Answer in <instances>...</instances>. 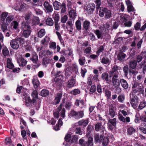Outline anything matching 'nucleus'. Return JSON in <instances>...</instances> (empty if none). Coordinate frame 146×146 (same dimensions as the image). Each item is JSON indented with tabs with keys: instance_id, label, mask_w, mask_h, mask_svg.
<instances>
[{
	"instance_id": "obj_1",
	"label": "nucleus",
	"mask_w": 146,
	"mask_h": 146,
	"mask_svg": "<svg viewBox=\"0 0 146 146\" xmlns=\"http://www.w3.org/2000/svg\"><path fill=\"white\" fill-rule=\"evenodd\" d=\"M21 36L25 38H27L30 35L31 32V27L27 23H23L21 26Z\"/></svg>"
},
{
	"instance_id": "obj_2",
	"label": "nucleus",
	"mask_w": 146,
	"mask_h": 146,
	"mask_svg": "<svg viewBox=\"0 0 146 146\" xmlns=\"http://www.w3.org/2000/svg\"><path fill=\"white\" fill-rule=\"evenodd\" d=\"M25 39L23 38L18 37H16L15 39L11 40L10 44L11 47L14 49H17L19 47L18 42L21 44H23L25 42Z\"/></svg>"
},
{
	"instance_id": "obj_3",
	"label": "nucleus",
	"mask_w": 146,
	"mask_h": 146,
	"mask_svg": "<svg viewBox=\"0 0 146 146\" xmlns=\"http://www.w3.org/2000/svg\"><path fill=\"white\" fill-rule=\"evenodd\" d=\"M132 93H135L137 92L143 91V87L142 84L135 82L132 87Z\"/></svg>"
},
{
	"instance_id": "obj_4",
	"label": "nucleus",
	"mask_w": 146,
	"mask_h": 146,
	"mask_svg": "<svg viewBox=\"0 0 146 146\" xmlns=\"http://www.w3.org/2000/svg\"><path fill=\"white\" fill-rule=\"evenodd\" d=\"M23 100H24L25 104L27 106H33V104H35L36 103L35 99H33L32 100L30 97L27 95L24 98H23Z\"/></svg>"
},
{
	"instance_id": "obj_5",
	"label": "nucleus",
	"mask_w": 146,
	"mask_h": 146,
	"mask_svg": "<svg viewBox=\"0 0 146 146\" xmlns=\"http://www.w3.org/2000/svg\"><path fill=\"white\" fill-rule=\"evenodd\" d=\"M95 130L97 131H100L102 134L106 133L105 127L102 125L100 123H98L95 124Z\"/></svg>"
},
{
	"instance_id": "obj_6",
	"label": "nucleus",
	"mask_w": 146,
	"mask_h": 146,
	"mask_svg": "<svg viewBox=\"0 0 146 146\" xmlns=\"http://www.w3.org/2000/svg\"><path fill=\"white\" fill-rule=\"evenodd\" d=\"M130 103L132 107L134 109H136L138 105V98L136 96L132 97L130 99Z\"/></svg>"
},
{
	"instance_id": "obj_7",
	"label": "nucleus",
	"mask_w": 146,
	"mask_h": 146,
	"mask_svg": "<svg viewBox=\"0 0 146 146\" xmlns=\"http://www.w3.org/2000/svg\"><path fill=\"white\" fill-rule=\"evenodd\" d=\"M95 7V5L94 3H90L87 6L86 11L88 14H90L94 11Z\"/></svg>"
},
{
	"instance_id": "obj_8",
	"label": "nucleus",
	"mask_w": 146,
	"mask_h": 146,
	"mask_svg": "<svg viewBox=\"0 0 146 146\" xmlns=\"http://www.w3.org/2000/svg\"><path fill=\"white\" fill-rule=\"evenodd\" d=\"M49 41V38L47 36H46L43 39L41 40V44L42 45L41 50V49L44 48V47H46L48 46Z\"/></svg>"
},
{
	"instance_id": "obj_9",
	"label": "nucleus",
	"mask_w": 146,
	"mask_h": 146,
	"mask_svg": "<svg viewBox=\"0 0 146 146\" xmlns=\"http://www.w3.org/2000/svg\"><path fill=\"white\" fill-rule=\"evenodd\" d=\"M74 103L76 106L81 108L86 106L84 102L82 100L77 99L75 100Z\"/></svg>"
},
{
	"instance_id": "obj_10",
	"label": "nucleus",
	"mask_w": 146,
	"mask_h": 146,
	"mask_svg": "<svg viewBox=\"0 0 146 146\" xmlns=\"http://www.w3.org/2000/svg\"><path fill=\"white\" fill-rule=\"evenodd\" d=\"M76 84V80L74 78L70 79L66 82V87L68 88H70L74 86Z\"/></svg>"
},
{
	"instance_id": "obj_11",
	"label": "nucleus",
	"mask_w": 146,
	"mask_h": 146,
	"mask_svg": "<svg viewBox=\"0 0 146 146\" xmlns=\"http://www.w3.org/2000/svg\"><path fill=\"white\" fill-rule=\"evenodd\" d=\"M93 138L92 137H90L88 138L87 141L84 142L82 146H93Z\"/></svg>"
},
{
	"instance_id": "obj_12",
	"label": "nucleus",
	"mask_w": 146,
	"mask_h": 146,
	"mask_svg": "<svg viewBox=\"0 0 146 146\" xmlns=\"http://www.w3.org/2000/svg\"><path fill=\"white\" fill-rule=\"evenodd\" d=\"M44 6L45 9L48 13L52 12L53 9L52 6L47 2H45L44 4Z\"/></svg>"
},
{
	"instance_id": "obj_13",
	"label": "nucleus",
	"mask_w": 146,
	"mask_h": 146,
	"mask_svg": "<svg viewBox=\"0 0 146 146\" xmlns=\"http://www.w3.org/2000/svg\"><path fill=\"white\" fill-rule=\"evenodd\" d=\"M94 33L98 39L102 38L103 36L104 33L102 30L100 31L98 29H96L94 30Z\"/></svg>"
},
{
	"instance_id": "obj_14",
	"label": "nucleus",
	"mask_w": 146,
	"mask_h": 146,
	"mask_svg": "<svg viewBox=\"0 0 146 146\" xmlns=\"http://www.w3.org/2000/svg\"><path fill=\"white\" fill-rule=\"evenodd\" d=\"M62 105L61 104L57 109L53 111V115L54 117L55 118H58L59 117V112L62 109Z\"/></svg>"
},
{
	"instance_id": "obj_15",
	"label": "nucleus",
	"mask_w": 146,
	"mask_h": 146,
	"mask_svg": "<svg viewBox=\"0 0 146 146\" xmlns=\"http://www.w3.org/2000/svg\"><path fill=\"white\" fill-rule=\"evenodd\" d=\"M17 62L20 66H24L27 64V62L23 58L21 57L17 60Z\"/></svg>"
},
{
	"instance_id": "obj_16",
	"label": "nucleus",
	"mask_w": 146,
	"mask_h": 146,
	"mask_svg": "<svg viewBox=\"0 0 146 146\" xmlns=\"http://www.w3.org/2000/svg\"><path fill=\"white\" fill-rule=\"evenodd\" d=\"M116 107H113L112 106H110L109 109V114L112 117H113L115 115V113Z\"/></svg>"
},
{
	"instance_id": "obj_17",
	"label": "nucleus",
	"mask_w": 146,
	"mask_h": 146,
	"mask_svg": "<svg viewBox=\"0 0 146 146\" xmlns=\"http://www.w3.org/2000/svg\"><path fill=\"white\" fill-rule=\"evenodd\" d=\"M32 82L35 88H37L40 84V82L38 79L37 77L36 76H34Z\"/></svg>"
},
{
	"instance_id": "obj_18",
	"label": "nucleus",
	"mask_w": 146,
	"mask_h": 146,
	"mask_svg": "<svg viewBox=\"0 0 146 146\" xmlns=\"http://www.w3.org/2000/svg\"><path fill=\"white\" fill-rule=\"evenodd\" d=\"M7 68L11 69L14 67V65L12 62V59L11 58H8L7 59Z\"/></svg>"
},
{
	"instance_id": "obj_19",
	"label": "nucleus",
	"mask_w": 146,
	"mask_h": 146,
	"mask_svg": "<svg viewBox=\"0 0 146 146\" xmlns=\"http://www.w3.org/2000/svg\"><path fill=\"white\" fill-rule=\"evenodd\" d=\"M120 82L122 87L125 89H127L128 87V84L126 80L123 79H121Z\"/></svg>"
},
{
	"instance_id": "obj_20",
	"label": "nucleus",
	"mask_w": 146,
	"mask_h": 146,
	"mask_svg": "<svg viewBox=\"0 0 146 146\" xmlns=\"http://www.w3.org/2000/svg\"><path fill=\"white\" fill-rule=\"evenodd\" d=\"M103 137L104 135H101L100 136L99 134H96L94 136V138L96 142L101 143Z\"/></svg>"
},
{
	"instance_id": "obj_21",
	"label": "nucleus",
	"mask_w": 146,
	"mask_h": 146,
	"mask_svg": "<svg viewBox=\"0 0 146 146\" xmlns=\"http://www.w3.org/2000/svg\"><path fill=\"white\" fill-rule=\"evenodd\" d=\"M89 122L88 119L85 120L83 119L79 121L78 122V124L79 125H82L83 127L86 126Z\"/></svg>"
},
{
	"instance_id": "obj_22",
	"label": "nucleus",
	"mask_w": 146,
	"mask_h": 146,
	"mask_svg": "<svg viewBox=\"0 0 146 146\" xmlns=\"http://www.w3.org/2000/svg\"><path fill=\"white\" fill-rule=\"evenodd\" d=\"M111 82L115 88L119 87L120 85V81L118 79H112Z\"/></svg>"
},
{
	"instance_id": "obj_23",
	"label": "nucleus",
	"mask_w": 146,
	"mask_h": 146,
	"mask_svg": "<svg viewBox=\"0 0 146 146\" xmlns=\"http://www.w3.org/2000/svg\"><path fill=\"white\" fill-rule=\"evenodd\" d=\"M64 76L61 77H56L54 79L55 82L57 83L58 85H60L62 84V82L64 79Z\"/></svg>"
},
{
	"instance_id": "obj_24",
	"label": "nucleus",
	"mask_w": 146,
	"mask_h": 146,
	"mask_svg": "<svg viewBox=\"0 0 146 146\" xmlns=\"http://www.w3.org/2000/svg\"><path fill=\"white\" fill-rule=\"evenodd\" d=\"M14 19V16L13 15H9L6 18L5 20V22H4V23L8 25H9L11 22Z\"/></svg>"
},
{
	"instance_id": "obj_25",
	"label": "nucleus",
	"mask_w": 146,
	"mask_h": 146,
	"mask_svg": "<svg viewBox=\"0 0 146 146\" xmlns=\"http://www.w3.org/2000/svg\"><path fill=\"white\" fill-rule=\"evenodd\" d=\"M61 4L60 2L56 1H55L53 3V5L54 9L56 10H59L61 7Z\"/></svg>"
},
{
	"instance_id": "obj_26",
	"label": "nucleus",
	"mask_w": 146,
	"mask_h": 146,
	"mask_svg": "<svg viewBox=\"0 0 146 146\" xmlns=\"http://www.w3.org/2000/svg\"><path fill=\"white\" fill-rule=\"evenodd\" d=\"M135 131V129L133 127L129 126L127 129V132L128 134L131 135L134 133Z\"/></svg>"
},
{
	"instance_id": "obj_27",
	"label": "nucleus",
	"mask_w": 146,
	"mask_h": 146,
	"mask_svg": "<svg viewBox=\"0 0 146 146\" xmlns=\"http://www.w3.org/2000/svg\"><path fill=\"white\" fill-rule=\"evenodd\" d=\"M30 59L34 63H36L38 60V56L37 55L35 52L33 54L32 57Z\"/></svg>"
},
{
	"instance_id": "obj_28",
	"label": "nucleus",
	"mask_w": 146,
	"mask_h": 146,
	"mask_svg": "<svg viewBox=\"0 0 146 146\" xmlns=\"http://www.w3.org/2000/svg\"><path fill=\"white\" fill-rule=\"evenodd\" d=\"M104 13H105V17L106 18H110L111 15V11L108 9L106 8H104Z\"/></svg>"
},
{
	"instance_id": "obj_29",
	"label": "nucleus",
	"mask_w": 146,
	"mask_h": 146,
	"mask_svg": "<svg viewBox=\"0 0 146 146\" xmlns=\"http://www.w3.org/2000/svg\"><path fill=\"white\" fill-rule=\"evenodd\" d=\"M62 92L57 93L55 98V101L56 104H58L60 102V99L62 96Z\"/></svg>"
},
{
	"instance_id": "obj_30",
	"label": "nucleus",
	"mask_w": 146,
	"mask_h": 146,
	"mask_svg": "<svg viewBox=\"0 0 146 146\" xmlns=\"http://www.w3.org/2000/svg\"><path fill=\"white\" fill-rule=\"evenodd\" d=\"M32 16V13L31 12H28L25 14L23 16L27 22H28Z\"/></svg>"
},
{
	"instance_id": "obj_31",
	"label": "nucleus",
	"mask_w": 146,
	"mask_h": 146,
	"mask_svg": "<svg viewBox=\"0 0 146 146\" xmlns=\"http://www.w3.org/2000/svg\"><path fill=\"white\" fill-rule=\"evenodd\" d=\"M11 27L16 30H17L19 28V24L16 21H13L11 24Z\"/></svg>"
},
{
	"instance_id": "obj_32",
	"label": "nucleus",
	"mask_w": 146,
	"mask_h": 146,
	"mask_svg": "<svg viewBox=\"0 0 146 146\" xmlns=\"http://www.w3.org/2000/svg\"><path fill=\"white\" fill-rule=\"evenodd\" d=\"M46 23L47 25L52 26L54 24V22L52 18H48L46 21Z\"/></svg>"
},
{
	"instance_id": "obj_33",
	"label": "nucleus",
	"mask_w": 146,
	"mask_h": 146,
	"mask_svg": "<svg viewBox=\"0 0 146 146\" xmlns=\"http://www.w3.org/2000/svg\"><path fill=\"white\" fill-rule=\"evenodd\" d=\"M137 65V61L136 60H133L130 62V67L132 69H135Z\"/></svg>"
},
{
	"instance_id": "obj_34",
	"label": "nucleus",
	"mask_w": 146,
	"mask_h": 146,
	"mask_svg": "<svg viewBox=\"0 0 146 146\" xmlns=\"http://www.w3.org/2000/svg\"><path fill=\"white\" fill-rule=\"evenodd\" d=\"M76 27L78 31L81 29V23L80 20H77L75 23Z\"/></svg>"
},
{
	"instance_id": "obj_35",
	"label": "nucleus",
	"mask_w": 146,
	"mask_h": 146,
	"mask_svg": "<svg viewBox=\"0 0 146 146\" xmlns=\"http://www.w3.org/2000/svg\"><path fill=\"white\" fill-rule=\"evenodd\" d=\"M49 92L48 90L43 89L40 92V94L41 96L45 97L49 95Z\"/></svg>"
},
{
	"instance_id": "obj_36",
	"label": "nucleus",
	"mask_w": 146,
	"mask_h": 146,
	"mask_svg": "<svg viewBox=\"0 0 146 146\" xmlns=\"http://www.w3.org/2000/svg\"><path fill=\"white\" fill-rule=\"evenodd\" d=\"M139 65V66L141 68H143V71L145 70H146V61L145 60H143Z\"/></svg>"
},
{
	"instance_id": "obj_37",
	"label": "nucleus",
	"mask_w": 146,
	"mask_h": 146,
	"mask_svg": "<svg viewBox=\"0 0 146 146\" xmlns=\"http://www.w3.org/2000/svg\"><path fill=\"white\" fill-rule=\"evenodd\" d=\"M125 54L123 53H120L117 55V58L119 60L121 61L125 58Z\"/></svg>"
},
{
	"instance_id": "obj_38",
	"label": "nucleus",
	"mask_w": 146,
	"mask_h": 146,
	"mask_svg": "<svg viewBox=\"0 0 146 146\" xmlns=\"http://www.w3.org/2000/svg\"><path fill=\"white\" fill-rule=\"evenodd\" d=\"M69 15L70 18H74L76 16V11L73 9H70L69 12Z\"/></svg>"
},
{
	"instance_id": "obj_39",
	"label": "nucleus",
	"mask_w": 146,
	"mask_h": 146,
	"mask_svg": "<svg viewBox=\"0 0 146 146\" xmlns=\"http://www.w3.org/2000/svg\"><path fill=\"white\" fill-rule=\"evenodd\" d=\"M90 23L88 21L86 20L84 21L83 23V27L86 30H87L90 27Z\"/></svg>"
},
{
	"instance_id": "obj_40",
	"label": "nucleus",
	"mask_w": 146,
	"mask_h": 146,
	"mask_svg": "<svg viewBox=\"0 0 146 146\" xmlns=\"http://www.w3.org/2000/svg\"><path fill=\"white\" fill-rule=\"evenodd\" d=\"M110 27V25L108 23H106V24L103 25L102 27L103 30L105 32H107V31L109 30V29Z\"/></svg>"
},
{
	"instance_id": "obj_41",
	"label": "nucleus",
	"mask_w": 146,
	"mask_h": 146,
	"mask_svg": "<svg viewBox=\"0 0 146 146\" xmlns=\"http://www.w3.org/2000/svg\"><path fill=\"white\" fill-rule=\"evenodd\" d=\"M77 114L76 116V118L79 119L82 117L84 116V111H77Z\"/></svg>"
},
{
	"instance_id": "obj_42",
	"label": "nucleus",
	"mask_w": 146,
	"mask_h": 146,
	"mask_svg": "<svg viewBox=\"0 0 146 146\" xmlns=\"http://www.w3.org/2000/svg\"><path fill=\"white\" fill-rule=\"evenodd\" d=\"M56 33L60 41L61 44L63 46H64L65 45L64 43V41L62 38L60 33L59 32L57 31L56 32Z\"/></svg>"
},
{
	"instance_id": "obj_43",
	"label": "nucleus",
	"mask_w": 146,
	"mask_h": 146,
	"mask_svg": "<svg viewBox=\"0 0 146 146\" xmlns=\"http://www.w3.org/2000/svg\"><path fill=\"white\" fill-rule=\"evenodd\" d=\"M125 96L123 94L119 95L117 98V100L119 102L123 103L125 100Z\"/></svg>"
},
{
	"instance_id": "obj_44",
	"label": "nucleus",
	"mask_w": 146,
	"mask_h": 146,
	"mask_svg": "<svg viewBox=\"0 0 146 146\" xmlns=\"http://www.w3.org/2000/svg\"><path fill=\"white\" fill-rule=\"evenodd\" d=\"M102 77L103 79L106 81L109 80V77L108 74L106 72L103 73L102 75Z\"/></svg>"
},
{
	"instance_id": "obj_45",
	"label": "nucleus",
	"mask_w": 146,
	"mask_h": 146,
	"mask_svg": "<svg viewBox=\"0 0 146 146\" xmlns=\"http://www.w3.org/2000/svg\"><path fill=\"white\" fill-rule=\"evenodd\" d=\"M146 106V102L143 101L141 102L138 106V108L139 110H141Z\"/></svg>"
},
{
	"instance_id": "obj_46",
	"label": "nucleus",
	"mask_w": 146,
	"mask_h": 146,
	"mask_svg": "<svg viewBox=\"0 0 146 146\" xmlns=\"http://www.w3.org/2000/svg\"><path fill=\"white\" fill-rule=\"evenodd\" d=\"M72 70L76 74H79L78 66L76 64H73L72 66Z\"/></svg>"
},
{
	"instance_id": "obj_47",
	"label": "nucleus",
	"mask_w": 146,
	"mask_h": 146,
	"mask_svg": "<svg viewBox=\"0 0 146 146\" xmlns=\"http://www.w3.org/2000/svg\"><path fill=\"white\" fill-rule=\"evenodd\" d=\"M118 69L119 67L118 66L116 65H114L111 71L110 72V73L111 75V76H112V75L114 73V72H117V71L118 70Z\"/></svg>"
},
{
	"instance_id": "obj_48",
	"label": "nucleus",
	"mask_w": 146,
	"mask_h": 146,
	"mask_svg": "<svg viewBox=\"0 0 146 146\" xmlns=\"http://www.w3.org/2000/svg\"><path fill=\"white\" fill-rule=\"evenodd\" d=\"M45 34V30L44 29H42L38 32V36L39 37L41 38Z\"/></svg>"
},
{
	"instance_id": "obj_49",
	"label": "nucleus",
	"mask_w": 146,
	"mask_h": 146,
	"mask_svg": "<svg viewBox=\"0 0 146 146\" xmlns=\"http://www.w3.org/2000/svg\"><path fill=\"white\" fill-rule=\"evenodd\" d=\"M85 58L84 57H80L78 60L79 63L81 66L83 65L85 63Z\"/></svg>"
},
{
	"instance_id": "obj_50",
	"label": "nucleus",
	"mask_w": 146,
	"mask_h": 146,
	"mask_svg": "<svg viewBox=\"0 0 146 146\" xmlns=\"http://www.w3.org/2000/svg\"><path fill=\"white\" fill-rule=\"evenodd\" d=\"M102 63L104 64H109L110 62L108 59L106 57H103L101 61Z\"/></svg>"
},
{
	"instance_id": "obj_51",
	"label": "nucleus",
	"mask_w": 146,
	"mask_h": 146,
	"mask_svg": "<svg viewBox=\"0 0 146 146\" xmlns=\"http://www.w3.org/2000/svg\"><path fill=\"white\" fill-rule=\"evenodd\" d=\"M8 15V13L6 12L3 13L1 15V20L3 23L5 22V19L7 18Z\"/></svg>"
},
{
	"instance_id": "obj_52",
	"label": "nucleus",
	"mask_w": 146,
	"mask_h": 146,
	"mask_svg": "<svg viewBox=\"0 0 146 146\" xmlns=\"http://www.w3.org/2000/svg\"><path fill=\"white\" fill-rule=\"evenodd\" d=\"M49 62V60L47 58H45L43 59L42 64L43 65L46 66V65Z\"/></svg>"
},
{
	"instance_id": "obj_53",
	"label": "nucleus",
	"mask_w": 146,
	"mask_h": 146,
	"mask_svg": "<svg viewBox=\"0 0 146 146\" xmlns=\"http://www.w3.org/2000/svg\"><path fill=\"white\" fill-rule=\"evenodd\" d=\"M61 13H65L66 10V8L65 3H62L61 5Z\"/></svg>"
},
{
	"instance_id": "obj_54",
	"label": "nucleus",
	"mask_w": 146,
	"mask_h": 146,
	"mask_svg": "<svg viewBox=\"0 0 146 146\" xmlns=\"http://www.w3.org/2000/svg\"><path fill=\"white\" fill-rule=\"evenodd\" d=\"M104 45L101 46L98 48V50L96 52L97 54H99L101 52L104 50Z\"/></svg>"
},
{
	"instance_id": "obj_55",
	"label": "nucleus",
	"mask_w": 146,
	"mask_h": 146,
	"mask_svg": "<svg viewBox=\"0 0 146 146\" xmlns=\"http://www.w3.org/2000/svg\"><path fill=\"white\" fill-rule=\"evenodd\" d=\"M39 22V20L38 17H34L33 21V24L36 25L38 24Z\"/></svg>"
},
{
	"instance_id": "obj_56",
	"label": "nucleus",
	"mask_w": 146,
	"mask_h": 146,
	"mask_svg": "<svg viewBox=\"0 0 146 146\" xmlns=\"http://www.w3.org/2000/svg\"><path fill=\"white\" fill-rule=\"evenodd\" d=\"M109 140L107 137H104L102 141V144L103 145L106 146L108 143Z\"/></svg>"
},
{
	"instance_id": "obj_57",
	"label": "nucleus",
	"mask_w": 146,
	"mask_h": 146,
	"mask_svg": "<svg viewBox=\"0 0 146 146\" xmlns=\"http://www.w3.org/2000/svg\"><path fill=\"white\" fill-rule=\"evenodd\" d=\"M68 2L67 7L69 9H72V0H66Z\"/></svg>"
},
{
	"instance_id": "obj_58",
	"label": "nucleus",
	"mask_w": 146,
	"mask_h": 146,
	"mask_svg": "<svg viewBox=\"0 0 146 146\" xmlns=\"http://www.w3.org/2000/svg\"><path fill=\"white\" fill-rule=\"evenodd\" d=\"M53 17L54 20L55 22H58L59 18V17L58 14L54 13Z\"/></svg>"
},
{
	"instance_id": "obj_59",
	"label": "nucleus",
	"mask_w": 146,
	"mask_h": 146,
	"mask_svg": "<svg viewBox=\"0 0 146 146\" xmlns=\"http://www.w3.org/2000/svg\"><path fill=\"white\" fill-rule=\"evenodd\" d=\"M141 119L140 115L139 113H136L135 115V121L136 123H138L140 119Z\"/></svg>"
},
{
	"instance_id": "obj_60",
	"label": "nucleus",
	"mask_w": 146,
	"mask_h": 146,
	"mask_svg": "<svg viewBox=\"0 0 146 146\" xmlns=\"http://www.w3.org/2000/svg\"><path fill=\"white\" fill-rule=\"evenodd\" d=\"M96 86L94 85L92 86L90 90L89 94H92V93L94 92H96Z\"/></svg>"
},
{
	"instance_id": "obj_61",
	"label": "nucleus",
	"mask_w": 146,
	"mask_h": 146,
	"mask_svg": "<svg viewBox=\"0 0 146 146\" xmlns=\"http://www.w3.org/2000/svg\"><path fill=\"white\" fill-rule=\"evenodd\" d=\"M3 53L5 56H7L9 53V51L7 48H4L2 51Z\"/></svg>"
},
{
	"instance_id": "obj_62",
	"label": "nucleus",
	"mask_w": 146,
	"mask_h": 146,
	"mask_svg": "<svg viewBox=\"0 0 146 146\" xmlns=\"http://www.w3.org/2000/svg\"><path fill=\"white\" fill-rule=\"evenodd\" d=\"M31 96L34 98H37L38 96L37 91L36 90H34L31 94Z\"/></svg>"
},
{
	"instance_id": "obj_63",
	"label": "nucleus",
	"mask_w": 146,
	"mask_h": 146,
	"mask_svg": "<svg viewBox=\"0 0 146 146\" xmlns=\"http://www.w3.org/2000/svg\"><path fill=\"white\" fill-rule=\"evenodd\" d=\"M49 47L50 48L55 49L56 48V44L55 42H53L50 43Z\"/></svg>"
},
{
	"instance_id": "obj_64",
	"label": "nucleus",
	"mask_w": 146,
	"mask_h": 146,
	"mask_svg": "<svg viewBox=\"0 0 146 146\" xmlns=\"http://www.w3.org/2000/svg\"><path fill=\"white\" fill-rule=\"evenodd\" d=\"M68 19V17L66 15H64L61 19V21L62 23H65L67 21Z\"/></svg>"
}]
</instances>
